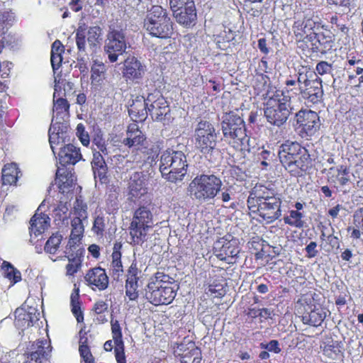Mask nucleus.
Returning <instances> with one entry per match:
<instances>
[{
  "label": "nucleus",
  "instance_id": "62",
  "mask_svg": "<svg viewBox=\"0 0 363 363\" xmlns=\"http://www.w3.org/2000/svg\"><path fill=\"white\" fill-rule=\"evenodd\" d=\"M261 347L267 350L269 352H273L274 353H279L281 349L279 347V342L277 340H271L267 344L262 343Z\"/></svg>",
  "mask_w": 363,
  "mask_h": 363
},
{
  "label": "nucleus",
  "instance_id": "56",
  "mask_svg": "<svg viewBox=\"0 0 363 363\" xmlns=\"http://www.w3.org/2000/svg\"><path fill=\"white\" fill-rule=\"evenodd\" d=\"M69 264L66 266L67 274L73 275L75 274L81 266V259L74 258L73 259H67Z\"/></svg>",
  "mask_w": 363,
  "mask_h": 363
},
{
  "label": "nucleus",
  "instance_id": "35",
  "mask_svg": "<svg viewBox=\"0 0 363 363\" xmlns=\"http://www.w3.org/2000/svg\"><path fill=\"white\" fill-rule=\"evenodd\" d=\"M78 242L79 241L69 239L64 250L65 255L58 257L53 261L63 260L65 259H73L77 257L80 258L82 254V250L79 248V245L77 244Z\"/></svg>",
  "mask_w": 363,
  "mask_h": 363
},
{
  "label": "nucleus",
  "instance_id": "59",
  "mask_svg": "<svg viewBox=\"0 0 363 363\" xmlns=\"http://www.w3.org/2000/svg\"><path fill=\"white\" fill-rule=\"evenodd\" d=\"M77 135L83 145L88 146L89 144V137L88 133L85 131L84 126L82 123L77 125Z\"/></svg>",
  "mask_w": 363,
  "mask_h": 363
},
{
  "label": "nucleus",
  "instance_id": "27",
  "mask_svg": "<svg viewBox=\"0 0 363 363\" xmlns=\"http://www.w3.org/2000/svg\"><path fill=\"white\" fill-rule=\"evenodd\" d=\"M178 350L182 351L181 363H200L201 360V352L195 343L189 341L187 344H180Z\"/></svg>",
  "mask_w": 363,
  "mask_h": 363
},
{
  "label": "nucleus",
  "instance_id": "17",
  "mask_svg": "<svg viewBox=\"0 0 363 363\" xmlns=\"http://www.w3.org/2000/svg\"><path fill=\"white\" fill-rule=\"evenodd\" d=\"M316 22L311 18L305 17L303 19L296 20L293 26L294 33L298 40L307 39L308 41L313 36L315 37Z\"/></svg>",
  "mask_w": 363,
  "mask_h": 363
},
{
  "label": "nucleus",
  "instance_id": "44",
  "mask_svg": "<svg viewBox=\"0 0 363 363\" xmlns=\"http://www.w3.org/2000/svg\"><path fill=\"white\" fill-rule=\"evenodd\" d=\"M87 337L84 335L80 336L79 351L80 356L84 363H94V357L86 345Z\"/></svg>",
  "mask_w": 363,
  "mask_h": 363
},
{
  "label": "nucleus",
  "instance_id": "12",
  "mask_svg": "<svg viewBox=\"0 0 363 363\" xmlns=\"http://www.w3.org/2000/svg\"><path fill=\"white\" fill-rule=\"evenodd\" d=\"M67 130V123L60 121L52 122L49 129V142L54 155L59 147L66 145V143L69 142Z\"/></svg>",
  "mask_w": 363,
  "mask_h": 363
},
{
  "label": "nucleus",
  "instance_id": "37",
  "mask_svg": "<svg viewBox=\"0 0 363 363\" xmlns=\"http://www.w3.org/2000/svg\"><path fill=\"white\" fill-rule=\"evenodd\" d=\"M101 37L102 29L99 26H94L89 28L87 31V41L93 51L100 45L102 40Z\"/></svg>",
  "mask_w": 363,
  "mask_h": 363
},
{
  "label": "nucleus",
  "instance_id": "2",
  "mask_svg": "<svg viewBox=\"0 0 363 363\" xmlns=\"http://www.w3.org/2000/svg\"><path fill=\"white\" fill-rule=\"evenodd\" d=\"M221 129L224 139L237 149L250 147L244 120L235 111L225 113L221 118Z\"/></svg>",
  "mask_w": 363,
  "mask_h": 363
},
{
  "label": "nucleus",
  "instance_id": "57",
  "mask_svg": "<svg viewBox=\"0 0 363 363\" xmlns=\"http://www.w3.org/2000/svg\"><path fill=\"white\" fill-rule=\"evenodd\" d=\"M144 152L146 153L147 156V160H150L149 162L152 163L155 161V159L157 157L160 152V147L157 145H152L150 147H144Z\"/></svg>",
  "mask_w": 363,
  "mask_h": 363
},
{
  "label": "nucleus",
  "instance_id": "45",
  "mask_svg": "<svg viewBox=\"0 0 363 363\" xmlns=\"http://www.w3.org/2000/svg\"><path fill=\"white\" fill-rule=\"evenodd\" d=\"M61 170L64 171V169H61L58 168L56 172V184L58 185L60 190L62 192H65V190L72 184L73 179L72 178V175L68 177V175H65L64 173H61Z\"/></svg>",
  "mask_w": 363,
  "mask_h": 363
},
{
  "label": "nucleus",
  "instance_id": "22",
  "mask_svg": "<svg viewBox=\"0 0 363 363\" xmlns=\"http://www.w3.org/2000/svg\"><path fill=\"white\" fill-rule=\"evenodd\" d=\"M58 84L55 86V92L53 94V117L52 122L62 121L66 123V119L68 118L69 105L65 99L60 97L57 94Z\"/></svg>",
  "mask_w": 363,
  "mask_h": 363
},
{
  "label": "nucleus",
  "instance_id": "20",
  "mask_svg": "<svg viewBox=\"0 0 363 363\" xmlns=\"http://www.w3.org/2000/svg\"><path fill=\"white\" fill-rule=\"evenodd\" d=\"M328 311L320 305L308 306L302 315L304 324L318 327L321 325L327 316Z\"/></svg>",
  "mask_w": 363,
  "mask_h": 363
},
{
  "label": "nucleus",
  "instance_id": "8",
  "mask_svg": "<svg viewBox=\"0 0 363 363\" xmlns=\"http://www.w3.org/2000/svg\"><path fill=\"white\" fill-rule=\"evenodd\" d=\"M257 212L262 220L267 224H269L277 220L281 215V199L278 194L267 190L257 196Z\"/></svg>",
  "mask_w": 363,
  "mask_h": 363
},
{
  "label": "nucleus",
  "instance_id": "1",
  "mask_svg": "<svg viewBox=\"0 0 363 363\" xmlns=\"http://www.w3.org/2000/svg\"><path fill=\"white\" fill-rule=\"evenodd\" d=\"M177 289L172 278L163 272H157L147 286L145 297L155 306L168 305L174 299Z\"/></svg>",
  "mask_w": 363,
  "mask_h": 363
},
{
  "label": "nucleus",
  "instance_id": "42",
  "mask_svg": "<svg viewBox=\"0 0 363 363\" xmlns=\"http://www.w3.org/2000/svg\"><path fill=\"white\" fill-rule=\"evenodd\" d=\"M83 220L84 219L80 218V217H75L72 220V231L69 236V239L74 240L77 241L80 240L84 230L82 223Z\"/></svg>",
  "mask_w": 363,
  "mask_h": 363
},
{
  "label": "nucleus",
  "instance_id": "38",
  "mask_svg": "<svg viewBox=\"0 0 363 363\" xmlns=\"http://www.w3.org/2000/svg\"><path fill=\"white\" fill-rule=\"evenodd\" d=\"M309 164V155L303 154L301 157H298V160H294V164H289L286 169L292 175H299L301 172L306 171Z\"/></svg>",
  "mask_w": 363,
  "mask_h": 363
},
{
  "label": "nucleus",
  "instance_id": "60",
  "mask_svg": "<svg viewBox=\"0 0 363 363\" xmlns=\"http://www.w3.org/2000/svg\"><path fill=\"white\" fill-rule=\"evenodd\" d=\"M353 218L355 228H360L363 234V207L354 212Z\"/></svg>",
  "mask_w": 363,
  "mask_h": 363
},
{
  "label": "nucleus",
  "instance_id": "40",
  "mask_svg": "<svg viewBox=\"0 0 363 363\" xmlns=\"http://www.w3.org/2000/svg\"><path fill=\"white\" fill-rule=\"evenodd\" d=\"M62 240V235L58 233L52 234L47 240L44 250L50 255L56 254Z\"/></svg>",
  "mask_w": 363,
  "mask_h": 363
},
{
  "label": "nucleus",
  "instance_id": "51",
  "mask_svg": "<svg viewBox=\"0 0 363 363\" xmlns=\"http://www.w3.org/2000/svg\"><path fill=\"white\" fill-rule=\"evenodd\" d=\"M86 36L84 28L79 27L76 32V43L79 52H85L86 50Z\"/></svg>",
  "mask_w": 363,
  "mask_h": 363
},
{
  "label": "nucleus",
  "instance_id": "53",
  "mask_svg": "<svg viewBox=\"0 0 363 363\" xmlns=\"http://www.w3.org/2000/svg\"><path fill=\"white\" fill-rule=\"evenodd\" d=\"M111 325L114 342H123L122 339L121 328L118 321L112 318L111 320Z\"/></svg>",
  "mask_w": 363,
  "mask_h": 363
},
{
  "label": "nucleus",
  "instance_id": "61",
  "mask_svg": "<svg viewBox=\"0 0 363 363\" xmlns=\"http://www.w3.org/2000/svg\"><path fill=\"white\" fill-rule=\"evenodd\" d=\"M315 73H310L309 76L307 74H303L300 73L298 77V83L299 85V88L301 86H303V87L307 86L308 84H309V82H311L314 78Z\"/></svg>",
  "mask_w": 363,
  "mask_h": 363
},
{
  "label": "nucleus",
  "instance_id": "50",
  "mask_svg": "<svg viewBox=\"0 0 363 363\" xmlns=\"http://www.w3.org/2000/svg\"><path fill=\"white\" fill-rule=\"evenodd\" d=\"M74 213L76 217L85 220L87 218V206L84 201L79 199H77L74 206Z\"/></svg>",
  "mask_w": 363,
  "mask_h": 363
},
{
  "label": "nucleus",
  "instance_id": "25",
  "mask_svg": "<svg viewBox=\"0 0 363 363\" xmlns=\"http://www.w3.org/2000/svg\"><path fill=\"white\" fill-rule=\"evenodd\" d=\"M45 205V201H43L30 220V233L35 235L43 233L50 225V218L41 211Z\"/></svg>",
  "mask_w": 363,
  "mask_h": 363
},
{
  "label": "nucleus",
  "instance_id": "36",
  "mask_svg": "<svg viewBox=\"0 0 363 363\" xmlns=\"http://www.w3.org/2000/svg\"><path fill=\"white\" fill-rule=\"evenodd\" d=\"M309 41L312 43V49L316 52H325L332 47L330 40L323 33L315 32V37L313 36Z\"/></svg>",
  "mask_w": 363,
  "mask_h": 363
},
{
  "label": "nucleus",
  "instance_id": "7",
  "mask_svg": "<svg viewBox=\"0 0 363 363\" xmlns=\"http://www.w3.org/2000/svg\"><path fill=\"white\" fill-rule=\"evenodd\" d=\"M291 110L290 96L277 91L266 104L264 116L270 124L280 127L286 122Z\"/></svg>",
  "mask_w": 363,
  "mask_h": 363
},
{
  "label": "nucleus",
  "instance_id": "33",
  "mask_svg": "<svg viewBox=\"0 0 363 363\" xmlns=\"http://www.w3.org/2000/svg\"><path fill=\"white\" fill-rule=\"evenodd\" d=\"M91 167L95 179H99L101 182L106 179L107 166L103 155L99 152H94Z\"/></svg>",
  "mask_w": 363,
  "mask_h": 363
},
{
  "label": "nucleus",
  "instance_id": "13",
  "mask_svg": "<svg viewBox=\"0 0 363 363\" xmlns=\"http://www.w3.org/2000/svg\"><path fill=\"white\" fill-rule=\"evenodd\" d=\"M148 113L155 121H162L169 113L167 102L158 92L147 96Z\"/></svg>",
  "mask_w": 363,
  "mask_h": 363
},
{
  "label": "nucleus",
  "instance_id": "58",
  "mask_svg": "<svg viewBox=\"0 0 363 363\" xmlns=\"http://www.w3.org/2000/svg\"><path fill=\"white\" fill-rule=\"evenodd\" d=\"M194 2L193 0H169L170 8L173 12L183 9V7L189 6V3Z\"/></svg>",
  "mask_w": 363,
  "mask_h": 363
},
{
  "label": "nucleus",
  "instance_id": "26",
  "mask_svg": "<svg viewBox=\"0 0 363 363\" xmlns=\"http://www.w3.org/2000/svg\"><path fill=\"white\" fill-rule=\"evenodd\" d=\"M58 160L62 165L74 164L82 158L79 149L72 144H67L59 147Z\"/></svg>",
  "mask_w": 363,
  "mask_h": 363
},
{
  "label": "nucleus",
  "instance_id": "52",
  "mask_svg": "<svg viewBox=\"0 0 363 363\" xmlns=\"http://www.w3.org/2000/svg\"><path fill=\"white\" fill-rule=\"evenodd\" d=\"M106 226L104 217L98 216L94 221L92 230L98 235H103Z\"/></svg>",
  "mask_w": 363,
  "mask_h": 363
},
{
  "label": "nucleus",
  "instance_id": "32",
  "mask_svg": "<svg viewBox=\"0 0 363 363\" xmlns=\"http://www.w3.org/2000/svg\"><path fill=\"white\" fill-rule=\"evenodd\" d=\"M122 245L120 242L114 244L113 247V252L111 255L112 261L111 263V270L112 271V276L115 279H119L123 274V268L121 262V249Z\"/></svg>",
  "mask_w": 363,
  "mask_h": 363
},
{
  "label": "nucleus",
  "instance_id": "64",
  "mask_svg": "<svg viewBox=\"0 0 363 363\" xmlns=\"http://www.w3.org/2000/svg\"><path fill=\"white\" fill-rule=\"evenodd\" d=\"M306 252V257L308 258H313L318 254L317 250V243L315 242H311L305 248Z\"/></svg>",
  "mask_w": 363,
  "mask_h": 363
},
{
  "label": "nucleus",
  "instance_id": "19",
  "mask_svg": "<svg viewBox=\"0 0 363 363\" xmlns=\"http://www.w3.org/2000/svg\"><path fill=\"white\" fill-rule=\"evenodd\" d=\"M150 102L147 101V97L145 99L142 96H137L132 100L128 108V113L133 121H144L148 114V106Z\"/></svg>",
  "mask_w": 363,
  "mask_h": 363
},
{
  "label": "nucleus",
  "instance_id": "15",
  "mask_svg": "<svg viewBox=\"0 0 363 363\" xmlns=\"http://www.w3.org/2000/svg\"><path fill=\"white\" fill-rule=\"evenodd\" d=\"M300 94L303 99L312 104H317L320 101L323 95L322 79L316 74H314V79L308 84L307 86H301L299 88Z\"/></svg>",
  "mask_w": 363,
  "mask_h": 363
},
{
  "label": "nucleus",
  "instance_id": "30",
  "mask_svg": "<svg viewBox=\"0 0 363 363\" xmlns=\"http://www.w3.org/2000/svg\"><path fill=\"white\" fill-rule=\"evenodd\" d=\"M302 151V147L296 142L286 141L279 147L278 155L281 163L284 165L292 160L294 156Z\"/></svg>",
  "mask_w": 363,
  "mask_h": 363
},
{
  "label": "nucleus",
  "instance_id": "6",
  "mask_svg": "<svg viewBox=\"0 0 363 363\" xmlns=\"http://www.w3.org/2000/svg\"><path fill=\"white\" fill-rule=\"evenodd\" d=\"M144 28L152 36L160 38H169L173 33L172 22L167 11L160 6H153L148 11Z\"/></svg>",
  "mask_w": 363,
  "mask_h": 363
},
{
  "label": "nucleus",
  "instance_id": "39",
  "mask_svg": "<svg viewBox=\"0 0 363 363\" xmlns=\"http://www.w3.org/2000/svg\"><path fill=\"white\" fill-rule=\"evenodd\" d=\"M79 289L75 288L70 296V305L72 308V312L76 317L77 322L83 320L84 317L81 311L80 302H79Z\"/></svg>",
  "mask_w": 363,
  "mask_h": 363
},
{
  "label": "nucleus",
  "instance_id": "9",
  "mask_svg": "<svg viewBox=\"0 0 363 363\" xmlns=\"http://www.w3.org/2000/svg\"><path fill=\"white\" fill-rule=\"evenodd\" d=\"M104 48L109 61L116 62L118 56L124 53L127 49L125 31L117 26H109Z\"/></svg>",
  "mask_w": 363,
  "mask_h": 363
},
{
  "label": "nucleus",
  "instance_id": "63",
  "mask_svg": "<svg viewBox=\"0 0 363 363\" xmlns=\"http://www.w3.org/2000/svg\"><path fill=\"white\" fill-rule=\"evenodd\" d=\"M138 269L136 264L132 263L128 270L126 281H138Z\"/></svg>",
  "mask_w": 363,
  "mask_h": 363
},
{
  "label": "nucleus",
  "instance_id": "29",
  "mask_svg": "<svg viewBox=\"0 0 363 363\" xmlns=\"http://www.w3.org/2000/svg\"><path fill=\"white\" fill-rule=\"evenodd\" d=\"M189 6L183 7V9L173 12L176 21L179 24L189 26L194 24L196 20V13L194 2L189 3Z\"/></svg>",
  "mask_w": 363,
  "mask_h": 363
},
{
  "label": "nucleus",
  "instance_id": "49",
  "mask_svg": "<svg viewBox=\"0 0 363 363\" xmlns=\"http://www.w3.org/2000/svg\"><path fill=\"white\" fill-rule=\"evenodd\" d=\"M347 73L348 74V77L350 80L354 79L357 75H360L358 78L359 84L363 82V64L361 65H355L350 67H346Z\"/></svg>",
  "mask_w": 363,
  "mask_h": 363
},
{
  "label": "nucleus",
  "instance_id": "55",
  "mask_svg": "<svg viewBox=\"0 0 363 363\" xmlns=\"http://www.w3.org/2000/svg\"><path fill=\"white\" fill-rule=\"evenodd\" d=\"M315 71L320 75L332 74V64L325 61H320L316 65Z\"/></svg>",
  "mask_w": 363,
  "mask_h": 363
},
{
  "label": "nucleus",
  "instance_id": "46",
  "mask_svg": "<svg viewBox=\"0 0 363 363\" xmlns=\"http://www.w3.org/2000/svg\"><path fill=\"white\" fill-rule=\"evenodd\" d=\"M2 269L4 270V277L9 279L12 284H15L21 280V273L16 269L9 263L4 262Z\"/></svg>",
  "mask_w": 363,
  "mask_h": 363
},
{
  "label": "nucleus",
  "instance_id": "10",
  "mask_svg": "<svg viewBox=\"0 0 363 363\" xmlns=\"http://www.w3.org/2000/svg\"><path fill=\"white\" fill-rule=\"evenodd\" d=\"M196 147L203 154L211 153L217 144V134L214 126L208 121H200L195 130Z\"/></svg>",
  "mask_w": 363,
  "mask_h": 363
},
{
  "label": "nucleus",
  "instance_id": "41",
  "mask_svg": "<svg viewBox=\"0 0 363 363\" xmlns=\"http://www.w3.org/2000/svg\"><path fill=\"white\" fill-rule=\"evenodd\" d=\"M15 320L14 323L16 327L24 329L31 326L30 325V315L23 308H17L14 313Z\"/></svg>",
  "mask_w": 363,
  "mask_h": 363
},
{
  "label": "nucleus",
  "instance_id": "43",
  "mask_svg": "<svg viewBox=\"0 0 363 363\" xmlns=\"http://www.w3.org/2000/svg\"><path fill=\"white\" fill-rule=\"evenodd\" d=\"M303 217V214L299 211L291 210L289 211V215L284 218V220L286 224L301 228L304 225Z\"/></svg>",
  "mask_w": 363,
  "mask_h": 363
},
{
  "label": "nucleus",
  "instance_id": "16",
  "mask_svg": "<svg viewBox=\"0 0 363 363\" xmlns=\"http://www.w3.org/2000/svg\"><path fill=\"white\" fill-rule=\"evenodd\" d=\"M296 121L308 135L314 134L319 127V116L315 111H299L296 113Z\"/></svg>",
  "mask_w": 363,
  "mask_h": 363
},
{
  "label": "nucleus",
  "instance_id": "5",
  "mask_svg": "<svg viewBox=\"0 0 363 363\" xmlns=\"http://www.w3.org/2000/svg\"><path fill=\"white\" fill-rule=\"evenodd\" d=\"M151 205H143L134 212L129 227L131 243L142 245L147 240V233L154 225Z\"/></svg>",
  "mask_w": 363,
  "mask_h": 363
},
{
  "label": "nucleus",
  "instance_id": "14",
  "mask_svg": "<svg viewBox=\"0 0 363 363\" xmlns=\"http://www.w3.org/2000/svg\"><path fill=\"white\" fill-rule=\"evenodd\" d=\"M213 249L218 259L228 262H230V258L235 257L240 252L238 240L235 239L227 240L222 238L216 242Z\"/></svg>",
  "mask_w": 363,
  "mask_h": 363
},
{
  "label": "nucleus",
  "instance_id": "23",
  "mask_svg": "<svg viewBox=\"0 0 363 363\" xmlns=\"http://www.w3.org/2000/svg\"><path fill=\"white\" fill-rule=\"evenodd\" d=\"M329 173L333 174L332 177L336 179L337 183L342 188V191L344 194L350 192V184H352L351 177L354 175L350 172L349 167L345 165L330 167Z\"/></svg>",
  "mask_w": 363,
  "mask_h": 363
},
{
  "label": "nucleus",
  "instance_id": "18",
  "mask_svg": "<svg viewBox=\"0 0 363 363\" xmlns=\"http://www.w3.org/2000/svg\"><path fill=\"white\" fill-rule=\"evenodd\" d=\"M145 67L135 57H128L123 63V76L131 81L141 79L145 74Z\"/></svg>",
  "mask_w": 363,
  "mask_h": 363
},
{
  "label": "nucleus",
  "instance_id": "34",
  "mask_svg": "<svg viewBox=\"0 0 363 363\" xmlns=\"http://www.w3.org/2000/svg\"><path fill=\"white\" fill-rule=\"evenodd\" d=\"M18 169L14 163L4 165L2 169V181L4 184H14L18 177Z\"/></svg>",
  "mask_w": 363,
  "mask_h": 363
},
{
  "label": "nucleus",
  "instance_id": "47",
  "mask_svg": "<svg viewBox=\"0 0 363 363\" xmlns=\"http://www.w3.org/2000/svg\"><path fill=\"white\" fill-rule=\"evenodd\" d=\"M92 143L94 146L93 148L94 152H99L104 155H108L110 153L106 141L101 135H96Z\"/></svg>",
  "mask_w": 363,
  "mask_h": 363
},
{
  "label": "nucleus",
  "instance_id": "31",
  "mask_svg": "<svg viewBox=\"0 0 363 363\" xmlns=\"http://www.w3.org/2000/svg\"><path fill=\"white\" fill-rule=\"evenodd\" d=\"M106 68L105 65L99 61H94L91 68V85L95 89L101 87L105 79Z\"/></svg>",
  "mask_w": 363,
  "mask_h": 363
},
{
  "label": "nucleus",
  "instance_id": "28",
  "mask_svg": "<svg viewBox=\"0 0 363 363\" xmlns=\"http://www.w3.org/2000/svg\"><path fill=\"white\" fill-rule=\"evenodd\" d=\"M145 136L139 129L138 124L131 123L127 130V137L123 139V143L129 147H138L144 146Z\"/></svg>",
  "mask_w": 363,
  "mask_h": 363
},
{
  "label": "nucleus",
  "instance_id": "11",
  "mask_svg": "<svg viewBox=\"0 0 363 363\" xmlns=\"http://www.w3.org/2000/svg\"><path fill=\"white\" fill-rule=\"evenodd\" d=\"M52 347L47 340H37L28 347L26 363H47L50 357Z\"/></svg>",
  "mask_w": 363,
  "mask_h": 363
},
{
  "label": "nucleus",
  "instance_id": "24",
  "mask_svg": "<svg viewBox=\"0 0 363 363\" xmlns=\"http://www.w3.org/2000/svg\"><path fill=\"white\" fill-rule=\"evenodd\" d=\"M129 195L131 199H140L147 192L145 179L142 172H134L130 177L128 184Z\"/></svg>",
  "mask_w": 363,
  "mask_h": 363
},
{
  "label": "nucleus",
  "instance_id": "21",
  "mask_svg": "<svg viewBox=\"0 0 363 363\" xmlns=\"http://www.w3.org/2000/svg\"><path fill=\"white\" fill-rule=\"evenodd\" d=\"M84 279L89 286L99 291L106 289L108 285V277L105 270L101 267L89 269Z\"/></svg>",
  "mask_w": 363,
  "mask_h": 363
},
{
  "label": "nucleus",
  "instance_id": "3",
  "mask_svg": "<svg viewBox=\"0 0 363 363\" xmlns=\"http://www.w3.org/2000/svg\"><path fill=\"white\" fill-rule=\"evenodd\" d=\"M187 167L186 157L183 152L168 149L162 153L160 171L168 182L182 181L187 173Z\"/></svg>",
  "mask_w": 363,
  "mask_h": 363
},
{
  "label": "nucleus",
  "instance_id": "48",
  "mask_svg": "<svg viewBox=\"0 0 363 363\" xmlns=\"http://www.w3.org/2000/svg\"><path fill=\"white\" fill-rule=\"evenodd\" d=\"M125 296L130 301L138 298V281H125Z\"/></svg>",
  "mask_w": 363,
  "mask_h": 363
},
{
  "label": "nucleus",
  "instance_id": "54",
  "mask_svg": "<svg viewBox=\"0 0 363 363\" xmlns=\"http://www.w3.org/2000/svg\"><path fill=\"white\" fill-rule=\"evenodd\" d=\"M115 357L118 363H126L123 342H114Z\"/></svg>",
  "mask_w": 363,
  "mask_h": 363
},
{
  "label": "nucleus",
  "instance_id": "4",
  "mask_svg": "<svg viewBox=\"0 0 363 363\" xmlns=\"http://www.w3.org/2000/svg\"><path fill=\"white\" fill-rule=\"evenodd\" d=\"M223 182L214 174L196 176L189 184L190 196L199 203H205L214 199L222 190Z\"/></svg>",
  "mask_w": 363,
  "mask_h": 363
}]
</instances>
